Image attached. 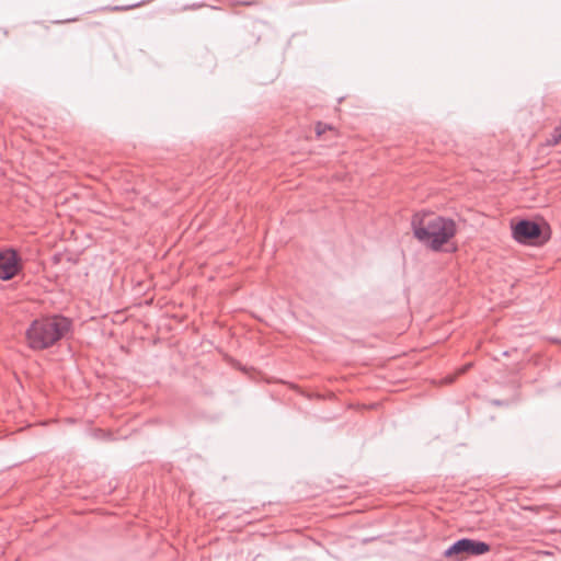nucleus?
<instances>
[{"label": "nucleus", "mask_w": 561, "mask_h": 561, "mask_svg": "<svg viewBox=\"0 0 561 561\" xmlns=\"http://www.w3.org/2000/svg\"><path fill=\"white\" fill-rule=\"evenodd\" d=\"M411 227L415 239L434 251H439L457 232L456 222L451 218L431 211L414 214Z\"/></svg>", "instance_id": "nucleus-1"}, {"label": "nucleus", "mask_w": 561, "mask_h": 561, "mask_svg": "<svg viewBox=\"0 0 561 561\" xmlns=\"http://www.w3.org/2000/svg\"><path fill=\"white\" fill-rule=\"evenodd\" d=\"M71 327V320L62 316L36 319L26 330L27 345L35 351L48 348L64 339Z\"/></svg>", "instance_id": "nucleus-2"}, {"label": "nucleus", "mask_w": 561, "mask_h": 561, "mask_svg": "<svg viewBox=\"0 0 561 561\" xmlns=\"http://www.w3.org/2000/svg\"><path fill=\"white\" fill-rule=\"evenodd\" d=\"M490 549V545L484 541L461 538L444 551V557L454 561H463L469 557L482 556Z\"/></svg>", "instance_id": "nucleus-3"}, {"label": "nucleus", "mask_w": 561, "mask_h": 561, "mask_svg": "<svg viewBox=\"0 0 561 561\" xmlns=\"http://www.w3.org/2000/svg\"><path fill=\"white\" fill-rule=\"evenodd\" d=\"M20 271V257L12 249L0 252V278L8 280L13 278Z\"/></svg>", "instance_id": "nucleus-4"}, {"label": "nucleus", "mask_w": 561, "mask_h": 561, "mask_svg": "<svg viewBox=\"0 0 561 561\" xmlns=\"http://www.w3.org/2000/svg\"><path fill=\"white\" fill-rule=\"evenodd\" d=\"M541 234V228L531 220H520L513 227V237L520 243L531 242Z\"/></svg>", "instance_id": "nucleus-5"}, {"label": "nucleus", "mask_w": 561, "mask_h": 561, "mask_svg": "<svg viewBox=\"0 0 561 561\" xmlns=\"http://www.w3.org/2000/svg\"><path fill=\"white\" fill-rule=\"evenodd\" d=\"M559 141H561V129H560V125L557 126L553 131L551 133L550 135V139L548 140V142L550 145H557L559 144Z\"/></svg>", "instance_id": "nucleus-6"}, {"label": "nucleus", "mask_w": 561, "mask_h": 561, "mask_svg": "<svg viewBox=\"0 0 561 561\" xmlns=\"http://www.w3.org/2000/svg\"><path fill=\"white\" fill-rule=\"evenodd\" d=\"M140 4H141V3L139 2V3H134V4L123 5V7H121V8H122V9H131V8H136V7L140 5Z\"/></svg>", "instance_id": "nucleus-7"}, {"label": "nucleus", "mask_w": 561, "mask_h": 561, "mask_svg": "<svg viewBox=\"0 0 561 561\" xmlns=\"http://www.w3.org/2000/svg\"><path fill=\"white\" fill-rule=\"evenodd\" d=\"M318 134L320 135L322 133V129L320 128V125L318 126Z\"/></svg>", "instance_id": "nucleus-8"}, {"label": "nucleus", "mask_w": 561, "mask_h": 561, "mask_svg": "<svg viewBox=\"0 0 561 561\" xmlns=\"http://www.w3.org/2000/svg\"><path fill=\"white\" fill-rule=\"evenodd\" d=\"M468 367H469V365H468V366H466V367H463V368L461 369V373L466 371V369H467Z\"/></svg>", "instance_id": "nucleus-9"}]
</instances>
